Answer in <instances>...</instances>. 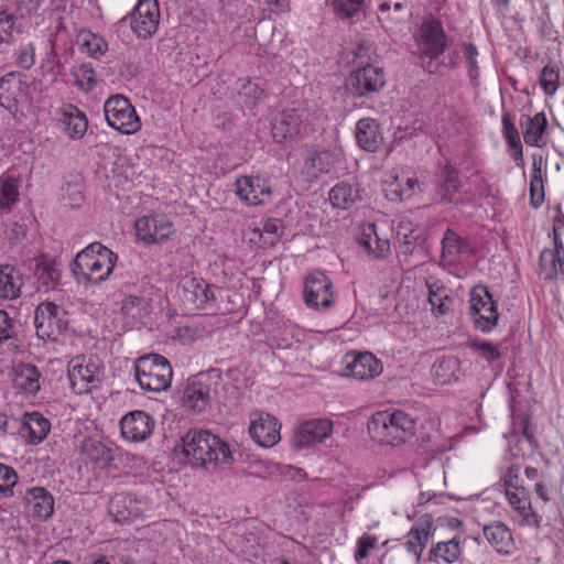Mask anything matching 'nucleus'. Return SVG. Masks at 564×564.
Here are the masks:
<instances>
[{"mask_svg": "<svg viewBox=\"0 0 564 564\" xmlns=\"http://www.w3.org/2000/svg\"><path fill=\"white\" fill-rule=\"evenodd\" d=\"M471 348L488 362H492L501 357L499 348L489 341H474Z\"/></svg>", "mask_w": 564, "mask_h": 564, "instance_id": "bf43d9fd", "label": "nucleus"}, {"mask_svg": "<svg viewBox=\"0 0 564 564\" xmlns=\"http://www.w3.org/2000/svg\"><path fill=\"white\" fill-rule=\"evenodd\" d=\"M21 180L14 172H7L0 176V213L11 212L19 200Z\"/></svg>", "mask_w": 564, "mask_h": 564, "instance_id": "72a5a7b5", "label": "nucleus"}, {"mask_svg": "<svg viewBox=\"0 0 564 564\" xmlns=\"http://www.w3.org/2000/svg\"><path fill=\"white\" fill-rule=\"evenodd\" d=\"M484 535L496 552L510 555L514 549V541L510 529L500 521H494L482 528Z\"/></svg>", "mask_w": 564, "mask_h": 564, "instance_id": "5701e85b", "label": "nucleus"}, {"mask_svg": "<svg viewBox=\"0 0 564 564\" xmlns=\"http://www.w3.org/2000/svg\"><path fill=\"white\" fill-rule=\"evenodd\" d=\"M17 482V471L11 466L0 463V494L4 497H12Z\"/></svg>", "mask_w": 564, "mask_h": 564, "instance_id": "6e6d98bb", "label": "nucleus"}, {"mask_svg": "<svg viewBox=\"0 0 564 564\" xmlns=\"http://www.w3.org/2000/svg\"><path fill=\"white\" fill-rule=\"evenodd\" d=\"M34 324L40 338L56 340L66 330L68 321L63 307L53 302H43L35 311Z\"/></svg>", "mask_w": 564, "mask_h": 564, "instance_id": "9d476101", "label": "nucleus"}, {"mask_svg": "<svg viewBox=\"0 0 564 564\" xmlns=\"http://www.w3.org/2000/svg\"><path fill=\"white\" fill-rule=\"evenodd\" d=\"M366 0H334L336 13L343 18H355L365 8Z\"/></svg>", "mask_w": 564, "mask_h": 564, "instance_id": "4d7b16f0", "label": "nucleus"}, {"mask_svg": "<svg viewBox=\"0 0 564 564\" xmlns=\"http://www.w3.org/2000/svg\"><path fill=\"white\" fill-rule=\"evenodd\" d=\"M83 455L85 460L91 463L94 466L106 468L113 462L115 449L104 442L87 440L83 444Z\"/></svg>", "mask_w": 564, "mask_h": 564, "instance_id": "7c9ffc66", "label": "nucleus"}, {"mask_svg": "<svg viewBox=\"0 0 564 564\" xmlns=\"http://www.w3.org/2000/svg\"><path fill=\"white\" fill-rule=\"evenodd\" d=\"M50 429L48 420L39 412L24 414L22 430L28 432V440L31 444H40L47 436Z\"/></svg>", "mask_w": 564, "mask_h": 564, "instance_id": "e433bc0d", "label": "nucleus"}, {"mask_svg": "<svg viewBox=\"0 0 564 564\" xmlns=\"http://www.w3.org/2000/svg\"><path fill=\"white\" fill-rule=\"evenodd\" d=\"M137 239L147 245H159L170 239L174 226L164 214L145 215L134 223Z\"/></svg>", "mask_w": 564, "mask_h": 564, "instance_id": "9b49d317", "label": "nucleus"}, {"mask_svg": "<svg viewBox=\"0 0 564 564\" xmlns=\"http://www.w3.org/2000/svg\"><path fill=\"white\" fill-rule=\"evenodd\" d=\"M43 0H13L17 13L20 18H28L37 12Z\"/></svg>", "mask_w": 564, "mask_h": 564, "instance_id": "e2e57ef3", "label": "nucleus"}, {"mask_svg": "<svg viewBox=\"0 0 564 564\" xmlns=\"http://www.w3.org/2000/svg\"><path fill=\"white\" fill-rule=\"evenodd\" d=\"M34 276L40 290L50 291L59 283L61 271L54 260L42 258L35 267Z\"/></svg>", "mask_w": 564, "mask_h": 564, "instance_id": "4c0bfd02", "label": "nucleus"}, {"mask_svg": "<svg viewBox=\"0 0 564 564\" xmlns=\"http://www.w3.org/2000/svg\"><path fill=\"white\" fill-rule=\"evenodd\" d=\"M134 375L141 389L161 392L171 384L172 368L165 357L158 354H149L135 360Z\"/></svg>", "mask_w": 564, "mask_h": 564, "instance_id": "39448f33", "label": "nucleus"}, {"mask_svg": "<svg viewBox=\"0 0 564 564\" xmlns=\"http://www.w3.org/2000/svg\"><path fill=\"white\" fill-rule=\"evenodd\" d=\"M359 243L377 258L384 257L390 251L389 240L379 238L375 224L364 228Z\"/></svg>", "mask_w": 564, "mask_h": 564, "instance_id": "a18cd8bd", "label": "nucleus"}, {"mask_svg": "<svg viewBox=\"0 0 564 564\" xmlns=\"http://www.w3.org/2000/svg\"><path fill=\"white\" fill-rule=\"evenodd\" d=\"M540 270L545 280L564 275V254H557L551 249H544L540 254Z\"/></svg>", "mask_w": 564, "mask_h": 564, "instance_id": "49530a36", "label": "nucleus"}, {"mask_svg": "<svg viewBox=\"0 0 564 564\" xmlns=\"http://www.w3.org/2000/svg\"><path fill=\"white\" fill-rule=\"evenodd\" d=\"M70 75L74 78L75 85L84 91L91 90L97 84L96 73L90 63L74 66Z\"/></svg>", "mask_w": 564, "mask_h": 564, "instance_id": "09e8293b", "label": "nucleus"}, {"mask_svg": "<svg viewBox=\"0 0 564 564\" xmlns=\"http://www.w3.org/2000/svg\"><path fill=\"white\" fill-rule=\"evenodd\" d=\"M15 64L22 69H30L35 64V47L32 43L22 44L14 53Z\"/></svg>", "mask_w": 564, "mask_h": 564, "instance_id": "13d9d810", "label": "nucleus"}, {"mask_svg": "<svg viewBox=\"0 0 564 564\" xmlns=\"http://www.w3.org/2000/svg\"><path fill=\"white\" fill-rule=\"evenodd\" d=\"M347 368L354 378L369 380L378 377L382 370V362L371 352H359L348 362Z\"/></svg>", "mask_w": 564, "mask_h": 564, "instance_id": "a878e982", "label": "nucleus"}, {"mask_svg": "<svg viewBox=\"0 0 564 564\" xmlns=\"http://www.w3.org/2000/svg\"><path fill=\"white\" fill-rule=\"evenodd\" d=\"M144 511V503L137 496L128 492L113 495L108 503V513L118 523H126L139 518Z\"/></svg>", "mask_w": 564, "mask_h": 564, "instance_id": "aec40b11", "label": "nucleus"}, {"mask_svg": "<svg viewBox=\"0 0 564 564\" xmlns=\"http://www.w3.org/2000/svg\"><path fill=\"white\" fill-rule=\"evenodd\" d=\"M100 366L93 358L78 356L68 364V379L77 394L89 392L100 380Z\"/></svg>", "mask_w": 564, "mask_h": 564, "instance_id": "f8f14e48", "label": "nucleus"}, {"mask_svg": "<svg viewBox=\"0 0 564 564\" xmlns=\"http://www.w3.org/2000/svg\"><path fill=\"white\" fill-rule=\"evenodd\" d=\"M333 422L327 419H315L302 423L293 434V446L303 449L322 443L333 434Z\"/></svg>", "mask_w": 564, "mask_h": 564, "instance_id": "f3484780", "label": "nucleus"}, {"mask_svg": "<svg viewBox=\"0 0 564 564\" xmlns=\"http://www.w3.org/2000/svg\"><path fill=\"white\" fill-rule=\"evenodd\" d=\"M429 302L432 306L434 313L444 315L446 314L453 304V299L447 294L445 288L441 286L436 290H433L432 286H429Z\"/></svg>", "mask_w": 564, "mask_h": 564, "instance_id": "864d4df0", "label": "nucleus"}, {"mask_svg": "<svg viewBox=\"0 0 564 564\" xmlns=\"http://www.w3.org/2000/svg\"><path fill=\"white\" fill-rule=\"evenodd\" d=\"M462 182L459 178L458 170L453 165L446 164L441 169L440 184L437 187V194L442 202L457 204L459 198L457 194L459 192Z\"/></svg>", "mask_w": 564, "mask_h": 564, "instance_id": "c85d7f7f", "label": "nucleus"}, {"mask_svg": "<svg viewBox=\"0 0 564 564\" xmlns=\"http://www.w3.org/2000/svg\"><path fill=\"white\" fill-rule=\"evenodd\" d=\"M302 119L295 110L283 111L272 121V137L276 142L291 138L300 132Z\"/></svg>", "mask_w": 564, "mask_h": 564, "instance_id": "c756f323", "label": "nucleus"}, {"mask_svg": "<svg viewBox=\"0 0 564 564\" xmlns=\"http://www.w3.org/2000/svg\"><path fill=\"white\" fill-rule=\"evenodd\" d=\"M184 406L204 412L210 403V387L200 380H188L182 395Z\"/></svg>", "mask_w": 564, "mask_h": 564, "instance_id": "393cba45", "label": "nucleus"}, {"mask_svg": "<svg viewBox=\"0 0 564 564\" xmlns=\"http://www.w3.org/2000/svg\"><path fill=\"white\" fill-rule=\"evenodd\" d=\"M182 301L192 308L208 310L215 303V290L199 278H185L182 283Z\"/></svg>", "mask_w": 564, "mask_h": 564, "instance_id": "dca6fc26", "label": "nucleus"}, {"mask_svg": "<svg viewBox=\"0 0 564 564\" xmlns=\"http://www.w3.org/2000/svg\"><path fill=\"white\" fill-rule=\"evenodd\" d=\"M61 129L72 139H82L88 128L86 115L77 107L69 106L59 119Z\"/></svg>", "mask_w": 564, "mask_h": 564, "instance_id": "2f4dec72", "label": "nucleus"}, {"mask_svg": "<svg viewBox=\"0 0 564 564\" xmlns=\"http://www.w3.org/2000/svg\"><path fill=\"white\" fill-rule=\"evenodd\" d=\"M23 500L29 512L40 520L50 519L54 512V498L52 494L43 487H32L28 489Z\"/></svg>", "mask_w": 564, "mask_h": 564, "instance_id": "4be33fe9", "label": "nucleus"}, {"mask_svg": "<svg viewBox=\"0 0 564 564\" xmlns=\"http://www.w3.org/2000/svg\"><path fill=\"white\" fill-rule=\"evenodd\" d=\"M463 53L468 61V73L471 79L478 76V66L476 57L478 55L477 47L471 43L463 44Z\"/></svg>", "mask_w": 564, "mask_h": 564, "instance_id": "69168bd1", "label": "nucleus"}, {"mask_svg": "<svg viewBox=\"0 0 564 564\" xmlns=\"http://www.w3.org/2000/svg\"><path fill=\"white\" fill-rule=\"evenodd\" d=\"M501 121L503 137L510 148L511 156L516 161L517 165L520 166L523 164V148L519 131L509 112H503Z\"/></svg>", "mask_w": 564, "mask_h": 564, "instance_id": "c03bdc74", "label": "nucleus"}, {"mask_svg": "<svg viewBox=\"0 0 564 564\" xmlns=\"http://www.w3.org/2000/svg\"><path fill=\"white\" fill-rule=\"evenodd\" d=\"M543 166L542 155L534 154L530 181V205L534 209L541 207L544 202Z\"/></svg>", "mask_w": 564, "mask_h": 564, "instance_id": "ea45409f", "label": "nucleus"}, {"mask_svg": "<svg viewBox=\"0 0 564 564\" xmlns=\"http://www.w3.org/2000/svg\"><path fill=\"white\" fill-rule=\"evenodd\" d=\"M469 314L476 329L491 332L499 318L497 303L485 285H476L470 292Z\"/></svg>", "mask_w": 564, "mask_h": 564, "instance_id": "6e6552de", "label": "nucleus"}, {"mask_svg": "<svg viewBox=\"0 0 564 564\" xmlns=\"http://www.w3.org/2000/svg\"><path fill=\"white\" fill-rule=\"evenodd\" d=\"M361 198V189L358 185L341 182L329 191V202L340 209L351 208Z\"/></svg>", "mask_w": 564, "mask_h": 564, "instance_id": "c9c22d12", "label": "nucleus"}, {"mask_svg": "<svg viewBox=\"0 0 564 564\" xmlns=\"http://www.w3.org/2000/svg\"><path fill=\"white\" fill-rule=\"evenodd\" d=\"M459 360L454 356L440 357L432 366V376L436 384H446L457 380Z\"/></svg>", "mask_w": 564, "mask_h": 564, "instance_id": "79ce46f5", "label": "nucleus"}, {"mask_svg": "<svg viewBox=\"0 0 564 564\" xmlns=\"http://www.w3.org/2000/svg\"><path fill=\"white\" fill-rule=\"evenodd\" d=\"M107 123L123 134H134L141 129V120L130 100L122 95L109 97L104 105Z\"/></svg>", "mask_w": 564, "mask_h": 564, "instance_id": "423d86ee", "label": "nucleus"}, {"mask_svg": "<svg viewBox=\"0 0 564 564\" xmlns=\"http://www.w3.org/2000/svg\"><path fill=\"white\" fill-rule=\"evenodd\" d=\"M356 140L358 145L368 152H376L383 137L379 128V123L371 118H362L356 124Z\"/></svg>", "mask_w": 564, "mask_h": 564, "instance_id": "bb28decb", "label": "nucleus"}, {"mask_svg": "<svg viewBox=\"0 0 564 564\" xmlns=\"http://www.w3.org/2000/svg\"><path fill=\"white\" fill-rule=\"evenodd\" d=\"M560 83V74L558 70L553 66H544L540 74V86L545 95L553 96Z\"/></svg>", "mask_w": 564, "mask_h": 564, "instance_id": "5fc2aeb1", "label": "nucleus"}, {"mask_svg": "<svg viewBox=\"0 0 564 564\" xmlns=\"http://www.w3.org/2000/svg\"><path fill=\"white\" fill-rule=\"evenodd\" d=\"M416 425V419L401 410L381 411L372 416L368 431L375 441L398 446L415 435Z\"/></svg>", "mask_w": 564, "mask_h": 564, "instance_id": "7ed1b4c3", "label": "nucleus"}, {"mask_svg": "<svg viewBox=\"0 0 564 564\" xmlns=\"http://www.w3.org/2000/svg\"><path fill=\"white\" fill-rule=\"evenodd\" d=\"M152 300L143 295H127L121 303V312L132 321L141 322L150 314Z\"/></svg>", "mask_w": 564, "mask_h": 564, "instance_id": "37998d69", "label": "nucleus"}, {"mask_svg": "<svg viewBox=\"0 0 564 564\" xmlns=\"http://www.w3.org/2000/svg\"><path fill=\"white\" fill-rule=\"evenodd\" d=\"M13 336V324L9 314L0 310V345Z\"/></svg>", "mask_w": 564, "mask_h": 564, "instance_id": "338daca9", "label": "nucleus"}, {"mask_svg": "<svg viewBox=\"0 0 564 564\" xmlns=\"http://www.w3.org/2000/svg\"><path fill=\"white\" fill-rule=\"evenodd\" d=\"M415 43L420 58H438L447 46V35L442 23L436 19L424 21L415 34Z\"/></svg>", "mask_w": 564, "mask_h": 564, "instance_id": "1a4fd4ad", "label": "nucleus"}, {"mask_svg": "<svg viewBox=\"0 0 564 564\" xmlns=\"http://www.w3.org/2000/svg\"><path fill=\"white\" fill-rule=\"evenodd\" d=\"M80 48L93 57L104 55L108 50L107 41L95 33L84 32L80 35Z\"/></svg>", "mask_w": 564, "mask_h": 564, "instance_id": "603ef678", "label": "nucleus"}, {"mask_svg": "<svg viewBox=\"0 0 564 564\" xmlns=\"http://www.w3.org/2000/svg\"><path fill=\"white\" fill-rule=\"evenodd\" d=\"M463 553L460 540L453 538L449 541L436 543L429 553V560L433 562H444L446 564L456 563Z\"/></svg>", "mask_w": 564, "mask_h": 564, "instance_id": "a19ab883", "label": "nucleus"}, {"mask_svg": "<svg viewBox=\"0 0 564 564\" xmlns=\"http://www.w3.org/2000/svg\"><path fill=\"white\" fill-rule=\"evenodd\" d=\"M520 470L521 468L518 464H512L501 476L505 494L509 503L518 514L519 524L539 528L542 518L531 508L529 492L522 484Z\"/></svg>", "mask_w": 564, "mask_h": 564, "instance_id": "20e7f679", "label": "nucleus"}, {"mask_svg": "<svg viewBox=\"0 0 564 564\" xmlns=\"http://www.w3.org/2000/svg\"><path fill=\"white\" fill-rule=\"evenodd\" d=\"M25 98L22 80L9 73L0 78V106L12 111Z\"/></svg>", "mask_w": 564, "mask_h": 564, "instance_id": "b1692460", "label": "nucleus"}, {"mask_svg": "<svg viewBox=\"0 0 564 564\" xmlns=\"http://www.w3.org/2000/svg\"><path fill=\"white\" fill-rule=\"evenodd\" d=\"M21 32L17 25V15L7 9L0 11V44H12L15 34Z\"/></svg>", "mask_w": 564, "mask_h": 564, "instance_id": "3c124183", "label": "nucleus"}, {"mask_svg": "<svg viewBox=\"0 0 564 564\" xmlns=\"http://www.w3.org/2000/svg\"><path fill=\"white\" fill-rule=\"evenodd\" d=\"M432 531V523L429 520L416 522L408 532L406 541L404 542L405 550L413 554L419 563L422 552L429 542Z\"/></svg>", "mask_w": 564, "mask_h": 564, "instance_id": "473e14b6", "label": "nucleus"}, {"mask_svg": "<svg viewBox=\"0 0 564 564\" xmlns=\"http://www.w3.org/2000/svg\"><path fill=\"white\" fill-rule=\"evenodd\" d=\"M378 539L375 535L364 534L357 541V551L355 553V560L361 562L367 558L369 552L376 547Z\"/></svg>", "mask_w": 564, "mask_h": 564, "instance_id": "680f3d73", "label": "nucleus"}, {"mask_svg": "<svg viewBox=\"0 0 564 564\" xmlns=\"http://www.w3.org/2000/svg\"><path fill=\"white\" fill-rule=\"evenodd\" d=\"M303 296L305 304L312 308L330 307L334 303L330 279L321 271L313 272L305 280Z\"/></svg>", "mask_w": 564, "mask_h": 564, "instance_id": "4468645a", "label": "nucleus"}, {"mask_svg": "<svg viewBox=\"0 0 564 564\" xmlns=\"http://www.w3.org/2000/svg\"><path fill=\"white\" fill-rule=\"evenodd\" d=\"M22 278L20 272L11 265L0 267V297L14 300L20 296Z\"/></svg>", "mask_w": 564, "mask_h": 564, "instance_id": "58836bf2", "label": "nucleus"}, {"mask_svg": "<svg viewBox=\"0 0 564 564\" xmlns=\"http://www.w3.org/2000/svg\"><path fill=\"white\" fill-rule=\"evenodd\" d=\"M41 373L39 369L31 364L18 365L14 369L13 386L26 395H34L40 390Z\"/></svg>", "mask_w": 564, "mask_h": 564, "instance_id": "cd10ccee", "label": "nucleus"}, {"mask_svg": "<svg viewBox=\"0 0 564 564\" xmlns=\"http://www.w3.org/2000/svg\"><path fill=\"white\" fill-rule=\"evenodd\" d=\"M329 158L330 154L328 152L316 153L310 159L311 166L315 170V172L328 173Z\"/></svg>", "mask_w": 564, "mask_h": 564, "instance_id": "774afa93", "label": "nucleus"}, {"mask_svg": "<svg viewBox=\"0 0 564 564\" xmlns=\"http://www.w3.org/2000/svg\"><path fill=\"white\" fill-rule=\"evenodd\" d=\"M183 453L189 465L208 469L232 460L229 445L206 430H189L182 438Z\"/></svg>", "mask_w": 564, "mask_h": 564, "instance_id": "f257e3e1", "label": "nucleus"}, {"mask_svg": "<svg viewBox=\"0 0 564 564\" xmlns=\"http://www.w3.org/2000/svg\"><path fill=\"white\" fill-rule=\"evenodd\" d=\"M471 254L468 240L451 228H447L442 238V260L448 265H456Z\"/></svg>", "mask_w": 564, "mask_h": 564, "instance_id": "412c9836", "label": "nucleus"}, {"mask_svg": "<svg viewBox=\"0 0 564 564\" xmlns=\"http://www.w3.org/2000/svg\"><path fill=\"white\" fill-rule=\"evenodd\" d=\"M118 256L100 242H93L79 251L70 263V272L78 283L100 284L115 269Z\"/></svg>", "mask_w": 564, "mask_h": 564, "instance_id": "f03ea898", "label": "nucleus"}, {"mask_svg": "<svg viewBox=\"0 0 564 564\" xmlns=\"http://www.w3.org/2000/svg\"><path fill=\"white\" fill-rule=\"evenodd\" d=\"M239 94L241 97L247 99L250 107H252L264 95L263 90L257 84L251 82L243 84Z\"/></svg>", "mask_w": 564, "mask_h": 564, "instance_id": "0e129e2a", "label": "nucleus"}, {"mask_svg": "<svg viewBox=\"0 0 564 564\" xmlns=\"http://www.w3.org/2000/svg\"><path fill=\"white\" fill-rule=\"evenodd\" d=\"M421 191L420 183L415 177H408L405 183L402 184L399 178H395L386 189L387 197L392 202L403 200L410 198L416 192Z\"/></svg>", "mask_w": 564, "mask_h": 564, "instance_id": "de8ad7c7", "label": "nucleus"}, {"mask_svg": "<svg viewBox=\"0 0 564 564\" xmlns=\"http://www.w3.org/2000/svg\"><path fill=\"white\" fill-rule=\"evenodd\" d=\"M235 192L248 206L269 204L273 189L269 178L260 175H243L236 180Z\"/></svg>", "mask_w": 564, "mask_h": 564, "instance_id": "ddd939ff", "label": "nucleus"}, {"mask_svg": "<svg viewBox=\"0 0 564 564\" xmlns=\"http://www.w3.org/2000/svg\"><path fill=\"white\" fill-rule=\"evenodd\" d=\"M379 20L386 24H398L406 19L409 15L402 2L383 1L379 7Z\"/></svg>", "mask_w": 564, "mask_h": 564, "instance_id": "8fccbe9b", "label": "nucleus"}, {"mask_svg": "<svg viewBox=\"0 0 564 564\" xmlns=\"http://www.w3.org/2000/svg\"><path fill=\"white\" fill-rule=\"evenodd\" d=\"M523 128V140L528 145L542 148L545 145L544 133L547 128V120L544 112H538L533 117H527Z\"/></svg>", "mask_w": 564, "mask_h": 564, "instance_id": "f704fd0d", "label": "nucleus"}, {"mask_svg": "<svg viewBox=\"0 0 564 564\" xmlns=\"http://www.w3.org/2000/svg\"><path fill=\"white\" fill-rule=\"evenodd\" d=\"M397 237L398 239L406 247V250H409V247L413 243V241L416 240L415 230L413 229V225L408 219H401L397 225Z\"/></svg>", "mask_w": 564, "mask_h": 564, "instance_id": "052dcab7", "label": "nucleus"}, {"mask_svg": "<svg viewBox=\"0 0 564 564\" xmlns=\"http://www.w3.org/2000/svg\"><path fill=\"white\" fill-rule=\"evenodd\" d=\"M154 426V419L141 410L131 411L120 420L122 437L133 443L143 442L149 438L153 433Z\"/></svg>", "mask_w": 564, "mask_h": 564, "instance_id": "a211bd4d", "label": "nucleus"}, {"mask_svg": "<svg viewBox=\"0 0 564 564\" xmlns=\"http://www.w3.org/2000/svg\"><path fill=\"white\" fill-rule=\"evenodd\" d=\"M280 429L281 425L273 415L263 412L251 414L249 434L259 446H274L281 440Z\"/></svg>", "mask_w": 564, "mask_h": 564, "instance_id": "6ab92c4d", "label": "nucleus"}, {"mask_svg": "<svg viewBox=\"0 0 564 564\" xmlns=\"http://www.w3.org/2000/svg\"><path fill=\"white\" fill-rule=\"evenodd\" d=\"M384 84L382 68L368 64L352 72L347 78L346 85L354 96L364 97L381 90Z\"/></svg>", "mask_w": 564, "mask_h": 564, "instance_id": "2eb2a0df", "label": "nucleus"}, {"mask_svg": "<svg viewBox=\"0 0 564 564\" xmlns=\"http://www.w3.org/2000/svg\"><path fill=\"white\" fill-rule=\"evenodd\" d=\"M129 22L132 33L139 40L152 37L159 30L161 11L158 0H138L133 10L119 21Z\"/></svg>", "mask_w": 564, "mask_h": 564, "instance_id": "0eeeda50", "label": "nucleus"}]
</instances>
